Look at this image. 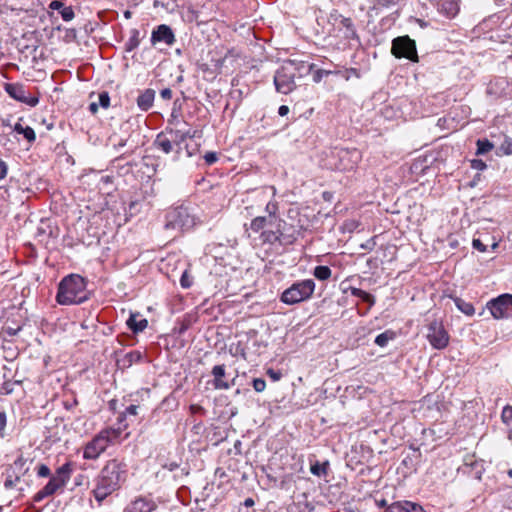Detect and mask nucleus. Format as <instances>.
Listing matches in <instances>:
<instances>
[{"label":"nucleus","instance_id":"obj_64","mask_svg":"<svg viewBox=\"0 0 512 512\" xmlns=\"http://www.w3.org/2000/svg\"><path fill=\"white\" fill-rule=\"evenodd\" d=\"M379 505H380V506H385V505H386V501H385V500L381 501V502L379 503Z\"/></svg>","mask_w":512,"mask_h":512},{"label":"nucleus","instance_id":"obj_52","mask_svg":"<svg viewBox=\"0 0 512 512\" xmlns=\"http://www.w3.org/2000/svg\"><path fill=\"white\" fill-rule=\"evenodd\" d=\"M6 413L4 411L0 412V436H3V431L6 426Z\"/></svg>","mask_w":512,"mask_h":512},{"label":"nucleus","instance_id":"obj_21","mask_svg":"<svg viewBox=\"0 0 512 512\" xmlns=\"http://www.w3.org/2000/svg\"><path fill=\"white\" fill-rule=\"evenodd\" d=\"M11 468L15 476V481H20V479L29 471L28 458H26L22 453L19 454L11 465Z\"/></svg>","mask_w":512,"mask_h":512},{"label":"nucleus","instance_id":"obj_1","mask_svg":"<svg viewBox=\"0 0 512 512\" xmlns=\"http://www.w3.org/2000/svg\"><path fill=\"white\" fill-rule=\"evenodd\" d=\"M127 474V464L124 461L114 458L105 463L95 477L91 491L98 505L121 489L126 482Z\"/></svg>","mask_w":512,"mask_h":512},{"label":"nucleus","instance_id":"obj_19","mask_svg":"<svg viewBox=\"0 0 512 512\" xmlns=\"http://www.w3.org/2000/svg\"><path fill=\"white\" fill-rule=\"evenodd\" d=\"M73 470L74 464L71 461H68L64 463L62 466L58 467L55 471V474L51 477L57 482H59L60 485L65 487L71 478Z\"/></svg>","mask_w":512,"mask_h":512},{"label":"nucleus","instance_id":"obj_40","mask_svg":"<svg viewBox=\"0 0 512 512\" xmlns=\"http://www.w3.org/2000/svg\"><path fill=\"white\" fill-rule=\"evenodd\" d=\"M138 409H139V406L138 405H130L128 406L125 411L119 413L118 417H117V420L122 416V415H125V423L128 424L127 422V416L130 415V416H137L138 415Z\"/></svg>","mask_w":512,"mask_h":512},{"label":"nucleus","instance_id":"obj_57","mask_svg":"<svg viewBox=\"0 0 512 512\" xmlns=\"http://www.w3.org/2000/svg\"><path fill=\"white\" fill-rule=\"evenodd\" d=\"M89 111L93 114H95L98 111V104L95 102L90 103L89 105Z\"/></svg>","mask_w":512,"mask_h":512},{"label":"nucleus","instance_id":"obj_54","mask_svg":"<svg viewBox=\"0 0 512 512\" xmlns=\"http://www.w3.org/2000/svg\"><path fill=\"white\" fill-rule=\"evenodd\" d=\"M17 482H18V481H15V478L13 479V478H12V476H11V475H9V476L6 478L5 482H4V486H5L6 488H11V487H13Z\"/></svg>","mask_w":512,"mask_h":512},{"label":"nucleus","instance_id":"obj_59","mask_svg":"<svg viewBox=\"0 0 512 512\" xmlns=\"http://www.w3.org/2000/svg\"><path fill=\"white\" fill-rule=\"evenodd\" d=\"M131 16H132L131 11L127 10V11H125V12H124V17H125L126 19L131 18Z\"/></svg>","mask_w":512,"mask_h":512},{"label":"nucleus","instance_id":"obj_36","mask_svg":"<svg viewBox=\"0 0 512 512\" xmlns=\"http://www.w3.org/2000/svg\"><path fill=\"white\" fill-rule=\"evenodd\" d=\"M19 384H20V382H18V381H11V380L5 381L0 387V395L6 396V395L11 394L14 391L15 386H17Z\"/></svg>","mask_w":512,"mask_h":512},{"label":"nucleus","instance_id":"obj_29","mask_svg":"<svg viewBox=\"0 0 512 512\" xmlns=\"http://www.w3.org/2000/svg\"><path fill=\"white\" fill-rule=\"evenodd\" d=\"M454 303H455L456 307L465 315H467V316L474 315L475 309H474V306L472 305V303L466 302L465 300H463L462 298H459V297L454 298Z\"/></svg>","mask_w":512,"mask_h":512},{"label":"nucleus","instance_id":"obj_34","mask_svg":"<svg viewBox=\"0 0 512 512\" xmlns=\"http://www.w3.org/2000/svg\"><path fill=\"white\" fill-rule=\"evenodd\" d=\"M395 332L392 330H386L385 332L379 334L375 338V344H377L380 347H385L390 340H393L395 338Z\"/></svg>","mask_w":512,"mask_h":512},{"label":"nucleus","instance_id":"obj_16","mask_svg":"<svg viewBox=\"0 0 512 512\" xmlns=\"http://www.w3.org/2000/svg\"><path fill=\"white\" fill-rule=\"evenodd\" d=\"M151 41L153 43L164 42L167 45H172L175 42V37L171 28L165 24H162L153 30Z\"/></svg>","mask_w":512,"mask_h":512},{"label":"nucleus","instance_id":"obj_43","mask_svg":"<svg viewBox=\"0 0 512 512\" xmlns=\"http://www.w3.org/2000/svg\"><path fill=\"white\" fill-rule=\"evenodd\" d=\"M252 385L256 392H263L266 388V382L262 378H255Z\"/></svg>","mask_w":512,"mask_h":512},{"label":"nucleus","instance_id":"obj_24","mask_svg":"<svg viewBox=\"0 0 512 512\" xmlns=\"http://www.w3.org/2000/svg\"><path fill=\"white\" fill-rule=\"evenodd\" d=\"M126 323L129 329L135 334L144 331L148 325L147 319L142 318L138 313L131 314Z\"/></svg>","mask_w":512,"mask_h":512},{"label":"nucleus","instance_id":"obj_53","mask_svg":"<svg viewBox=\"0 0 512 512\" xmlns=\"http://www.w3.org/2000/svg\"><path fill=\"white\" fill-rule=\"evenodd\" d=\"M172 90L170 88H165L163 90H161L160 92V96L164 99V100H170L172 98Z\"/></svg>","mask_w":512,"mask_h":512},{"label":"nucleus","instance_id":"obj_23","mask_svg":"<svg viewBox=\"0 0 512 512\" xmlns=\"http://www.w3.org/2000/svg\"><path fill=\"white\" fill-rule=\"evenodd\" d=\"M155 91L153 89H146L137 98V105L140 110L148 111L154 103Z\"/></svg>","mask_w":512,"mask_h":512},{"label":"nucleus","instance_id":"obj_22","mask_svg":"<svg viewBox=\"0 0 512 512\" xmlns=\"http://www.w3.org/2000/svg\"><path fill=\"white\" fill-rule=\"evenodd\" d=\"M172 143H173V140L168 133V129H166V131L160 132L156 136V139L154 140V146L166 154H169L172 152V150H173Z\"/></svg>","mask_w":512,"mask_h":512},{"label":"nucleus","instance_id":"obj_4","mask_svg":"<svg viewBox=\"0 0 512 512\" xmlns=\"http://www.w3.org/2000/svg\"><path fill=\"white\" fill-rule=\"evenodd\" d=\"M315 286V282L312 279L297 281L282 292L280 300L287 305H294L306 301L312 297Z\"/></svg>","mask_w":512,"mask_h":512},{"label":"nucleus","instance_id":"obj_62","mask_svg":"<svg viewBox=\"0 0 512 512\" xmlns=\"http://www.w3.org/2000/svg\"><path fill=\"white\" fill-rule=\"evenodd\" d=\"M320 73H322L321 70L317 71V76L315 77V81H320V77H321Z\"/></svg>","mask_w":512,"mask_h":512},{"label":"nucleus","instance_id":"obj_61","mask_svg":"<svg viewBox=\"0 0 512 512\" xmlns=\"http://www.w3.org/2000/svg\"><path fill=\"white\" fill-rule=\"evenodd\" d=\"M199 409H201V407H200V406H196V405H192V406H191V410H192L193 412H195V411H197V410H199Z\"/></svg>","mask_w":512,"mask_h":512},{"label":"nucleus","instance_id":"obj_10","mask_svg":"<svg viewBox=\"0 0 512 512\" xmlns=\"http://www.w3.org/2000/svg\"><path fill=\"white\" fill-rule=\"evenodd\" d=\"M495 319L507 318L512 315V295L503 294L487 303Z\"/></svg>","mask_w":512,"mask_h":512},{"label":"nucleus","instance_id":"obj_33","mask_svg":"<svg viewBox=\"0 0 512 512\" xmlns=\"http://www.w3.org/2000/svg\"><path fill=\"white\" fill-rule=\"evenodd\" d=\"M476 155H484L494 149V144L488 139H478L476 142Z\"/></svg>","mask_w":512,"mask_h":512},{"label":"nucleus","instance_id":"obj_9","mask_svg":"<svg viewBox=\"0 0 512 512\" xmlns=\"http://www.w3.org/2000/svg\"><path fill=\"white\" fill-rule=\"evenodd\" d=\"M427 340L434 349H445L449 344V334L442 322L433 320L428 325Z\"/></svg>","mask_w":512,"mask_h":512},{"label":"nucleus","instance_id":"obj_18","mask_svg":"<svg viewBox=\"0 0 512 512\" xmlns=\"http://www.w3.org/2000/svg\"><path fill=\"white\" fill-rule=\"evenodd\" d=\"M209 55L211 56V63L210 64L209 63L200 64V69L203 72H206V71L216 72V71L220 70L224 63L225 57L222 55L221 52L218 51L217 48L210 50Z\"/></svg>","mask_w":512,"mask_h":512},{"label":"nucleus","instance_id":"obj_15","mask_svg":"<svg viewBox=\"0 0 512 512\" xmlns=\"http://www.w3.org/2000/svg\"><path fill=\"white\" fill-rule=\"evenodd\" d=\"M437 11L448 19L457 16L460 11V0H439L436 3Z\"/></svg>","mask_w":512,"mask_h":512},{"label":"nucleus","instance_id":"obj_60","mask_svg":"<svg viewBox=\"0 0 512 512\" xmlns=\"http://www.w3.org/2000/svg\"><path fill=\"white\" fill-rule=\"evenodd\" d=\"M245 505H246V506H251V505H253V500H252V499H247V500L245 501Z\"/></svg>","mask_w":512,"mask_h":512},{"label":"nucleus","instance_id":"obj_27","mask_svg":"<svg viewBox=\"0 0 512 512\" xmlns=\"http://www.w3.org/2000/svg\"><path fill=\"white\" fill-rule=\"evenodd\" d=\"M168 133L171 136L173 143H175L177 146L183 143L187 138L195 137V131L191 132L190 130L183 132L181 130L169 129Z\"/></svg>","mask_w":512,"mask_h":512},{"label":"nucleus","instance_id":"obj_14","mask_svg":"<svg viewBox=\"0 0 512 512\" xmlns=\"http://www.w3.org/2000/svg\"><path fill=\"white\" fill-rule=\"evenodd\" d=\"M260 238L263 243H276L279 242L281 244H292L296 241V237L291 235H285L279 229L277 231L272 230H264L261 232Z\"/></svg>","mask_w":512,"mask_h":512},{"label":"nucleus","instance_id":"obj_39","mask_svg":"<svg viewBox=\"0 0 512 512\" xmlns=\"http://www.w3.org/2000/svg\"><path fill=\"white\" fill-rule=\"evenodd\" d=\"M340 24L348 30L349 33L346 35L348 38H352L356 35L353 22L350 18L342 17Z\"/></svg>","mask_w":512,"mask_h":512},{"label":"nucleus","instance_id":"obj_37","mask_svg":"<svg viewBox=\"0 0 512 512\" xmlns=\"http://www.w3.org/2000/svg\"><path fill=\"white\" fill-rule=\"evenodd\" d=\"M499 150L504 155H512V138L504 135V139L499 147Z\"/></svg>","mask_w":512,"mask_h":512},{"label":"nucleus","instance_id":"obj_6","mask_svg":"<svg viewBox=\"0 0 512 512\" xmlns=\"http://www.w3.org/2000/svg\"><path fill=\"white\" fill-rule=\"evenodd\" d=\"M391 53L396 58H406L418 62L416 43L409 36H399L392 40Z\"/></svg>","mask_w":512,"mask_h":512},{"label":"nucleus","instance_id":"obj_56","mask_svg":"<svg viewBox=\"0 0 512 512\" xmlns=\"http://www.w3.org/2000/svg\"><path fill=\"white\" fill-rule=\"evenodd\" d=\"M289 113V107L286 105H281L278 109V114L280 116H286Z\"/></svg>","mask_w":512,"mask_h":512},{"label":"nucleus","instance_id":"obj_49","mask_svg":"<svg viewBox=\"0 0 512 512\" xmlns=\"http://www.w3.org/2000/svg\"><path fill=\"white\" fill-rule=\"evenodd\" d=\"M204 160L206 162L207 165H212L214 164L215 162H217L218 160V155L217 153L215 152H207L205 155H204Z\"/></svg>","mask_w":512,"mask_h":512},{"label":"nucleus","instance_id":"obj_17","mask_svg":"<svg viewBox=\"0 0 512 512\" xmlns=\"http://www.w3.org/2000/svg\"><path fill=\"white\" fill-rule=\"evenodd\" d=\"M63 488L64 486L60 485L59 482L50 477L48 483L37 493H35L33 496V501L37 503L41 502L43 499L54 495L58 490H62Z\"/></svg>","mask_w":512,"mask_h":512},{"label":"nucleus","instance_id":"obj_25","mask_svg":"<svg viewBox=\"0 0 512 512\" xmlns=\"http://www.w3.org/2000/svg\"><path fill=\"white\" fill-rule=\"evenodd\" d=\"M49 8L59 11L64 21H71L75 14L71 6H65L63 2L54 0L49 4Z\"/></svg>","mask_w":512,"mask_h":512},{"label":"nucleus","instance_id":"obj_48","mask_svg":"<svg viewBox=\"0 0 512 512\" xmlns=\"http://www.w3.org/2000/svg\"><path fill=\"white\" fill-rule=\"evenodd\" d=\"M141 353L139 351H131L126 354L127 361L131 364L133 362H138L141 359Z\"/></svg>","mask_w":512,"mask_h":512},{"label":"nucleus","instance_id":"obj_30","mask_svg":"<svg viewBox=\"0 0 512 512\" xmlns=\"http://www.w3.org/2000/svg\"><path fill=\"white\" fill-rule=\"evenodd\" d=\"M328 470H329V462L328 461H325L323 463L315 461L314 463H311V466H310L311 473L318 477L326 476L328 474Z\"/></svg>","mask_w":512,"mask_h":512},{"label":"nucleus","instance_id":"obj_2","mask_svg":"<svg viewBox=\"0 0 512 512\" xmlns=\"http://www.w3.org/2000/svg\"><path fill=\"white\" fill-rule=\"evenodd\" d=\"M129 424L125 423V415L118 419V423L100 430L82 448L83 459L97 460L109 446L122 442L130 435L126 432Z\"/></svg>","mask_w":512,"mask_h":512},{"label":"nucleus","instance_id":"obj_47","mask_svg":"<svg viewBox=\"0 0 512 512\" xmlns=\"http://www.w3.org/2000/svg\"><path fill=\"white\" fill-rule=\"evenodd\" d=\"M99 105L103 108H108L110 105V97L107 92H102L99 94Z\"/></svg>","mask_w":512,"mask_h":512},{"label":"nucleus","instance_id":"obj_58","mask_svg":"<svg viewBox=\"0 0 512 512\" xmlns=\"http://www.w3.org/2000/svg\"><path fill=\"white\" fill-rule=\"evenodd\" d=\"M178 467H179V465L177 463H171L169 466V470L173 471V470L177 469Z\"/></svg>","mask_w":512,"mask_h":512},{"label":"nucleus","instance_id":"obj_41","mask_svg":"<svg viewBox=\"0 0 512 512\" xmlns=\"http://www.w3.org/2000/svg\"><path fill=\"white\" fill-rule=\"evenodd\" d=\"M36 474L41 478L49 477L51 475V470L47 465L40 464L36 468Z\"/></svg>","mask_w":512,"mask_h":512},{"label":"nucleus","instance_id":"obj_46","mask_svg":"<svg viewBox=\"0 0 512 512\" xmlns=\"http://www.w3.org/2000/svg\"><path fill=\"white\" fill-rule=\"evenodd\" d=\"M471 167L475 170L483 171L487 168L486 163L481 159H473L471 160Z\"/></svg>","mask_w":512,"mask_h":512},{"label":"nucleus","instance_id":"obj_35","mask_svg":"<svg viewBox=\"0 0 512 512\" xmlns=\"http://www.w3.org/2000/svg\"><path fill=\"white\" fill-rule=\"evenodd\" d=\"M267 224V218L264 217V216H258V217H255L251 223H250V226L249 228L254 232V233H258L260 232L261 230L264 229V227L266 226Z\"/></svg>","mask_w":512,"mask_h":512},{"label":"nucleus","instance_id":"obj_7","mask_svg":"<svg viewBox=\"0 0 512 512\" xmlns=\"http://www.w3.org/2000/svg\"><path fill=\"white\" fill-rule=\"evenodd\" d=\"M4 90L14 100L30 107H35L39 103L40 92L36 89L35 93H31L22 83H5Z\"/></svg>","mask_w":512,"mask_h":512},{"label":"nucleus","instance_id":"obj_32","mask_svg":"<svg viewBox=\"0 0 512 512\" xmlns=\"http://www.w3.org/2000/svg\"><path fill=\"white\" fill-rule=\"evenodd\" d=\"M313 275L315 278H317L320 281L328 280L331 275L332 271L328 266H316L313 271Z\"/></svg>","mask_w":512,"mask_h":512},{"label":"nucleus","instance_id":"obj_38","mask_svg":"<svg viewBox=\"0 0 512 512\" xmlns=\"http://www.w3.org/2000/svg\"><path fill=\"white\" fill-rule=\"evenodd\" d=\"M502 421L512 430V406H506L501 413Z\"/></svg>","mask_w":512,"mask_h":512},{"label":"nucleus","instance_id":"obj_42","mask_svg":"<svg viewBox=\"0 0 512 512\" xmlns=\"http://www.w3.org/2000/svg\"><path fill=\"white\" fill-rule=\"evenodd\" d=\"M192 283H193L192 277L188 274L187 271H185L180 278V284H181L182 288H184V289L190 288L192 286Z\"/></svg>","mask_w":512,"mask_h":512},{"label":"nucleus","instance_id":"obj_12","mask_svg":"<svg viewBox=\"0 0 512 512\" xmlns=\"http://www.w3.org/2000/svg\"><path fill=\"white\" fill-rule=\"evenodd\" d=\"M212 386L216 390H228L235 385L236 378L229 379L224 364L215 365L211 370Z\"/></svg>","mask_w":512,"mask_h":512},{"label":"nucleus","instance_id":"obj_5","mask_svg":"<svg viewBox=\"0 0 512 512\" xmlns=\"http://www.w3.org/2000/svg\"><path fill=\"white\" fill-rule=\"evenodd\" d=\"M195 225V217L189 213L186 207H174L169 209L165 214L164 228L166 230L183 232L192 229Z\"/></svg>","mask_w":512,"mask_h":512},{"label":"nucleus","instance_id":"obj_55","mask_svg":"<svg viewBox=\"0 0 512 512\" xmlns=\"http://www.w3.org/2000/svg\"><path fill=\"white\" fill-rule=\"evenodd\" d=\"M376 3L382 7H389L390 5L395 4L396 0H376Z\"/></svg>","mask_w":512,"mask_h":512},{"label":"nucleus","instance_id":"obj_20","mask_svg":"<svg viewBox=\"0 0 512 512\" xmlns=\"http://www.w3.org/2000/svg\"><path fill=\"white\" fill-rule=\"evenodd\" d=\"M385 512H425L424 509L413 502L403 501V502H395L389 505Z\"/></svg>","mask_w":512,"mask_h":512},{"label":"nucleus","instance_id":"obj_31","mask_svg":"<svg viewBox=\"0 0 512 512\" xmlns=\"http://www.w3.org/2000/svg\"><path fill=\"white\" fill-rule=\"evenodd\" d=\"M140 44V33L137 29H132L130 31V37L125 44V50L127 52H131L135 50Z\"/></svg>","mask_w":512,"mask_h":512},{"label":"nucleus","instance_id":"obj_45","mask_svg":"<svg viewBox=\"0 0 512 512\" xmlns=\"http://www.w3.org/2000/svg\"><path fill=\"white\" fill-rule=\"evenodd\" d=\"M266 212L269 214V217H274L278 211V204L276 202H268L265 207Z\"/></svg>","mask_w":512,"mask_h":512},{"label":"nucleus","instance_id":"obj_44","mask_svg":"<svg viewBox=\"0 0 512 512\" xmlns=\"http://www.w3.org/2000/svg\"><path fill=\"white\" fill-rule=\"evenodd\" d=\"M266 374L274 382L279 381L283 376L280 370H274L272 368L267 369Z\"/></svg>","mask_w":512,"mask_h":512},{"label":"nucleus","instance_id":"obj_13","mask_svg":"<svg viewBox=\"0 0 512 512\" xmlns=\"http://www.w3.org/2000/svg\"><path fill=\"white\" fill-rule=\"evenodd\" d=\"M156 508L157 504L150 495L138 496L127 505L124 512H153Z\"/></svg>","mask_w":512,"mask_h":512},{"label":"nucleus","instance_id":"obj_3","mask_svg":"<svg viewBox=\"0 0 512 512\" xmlns=\"http://www.w3.org/2000/svg\"><path fill=\"white\" fill-rule=\"evenodd\" d=\"M87 282L78 274H71L64 277L59 285L56 301L60 305L80 304L88 299Z\"/></svg>","mask_w":512,"mask_h":512},{"label":"nucleus","instance_id":"obj_51","mask_svg":"<svg viewBox=\"0 0 512 512\" xmlns=\"http://www.w3.org/2000/svg\"><path fill=\"white\" fill-rule=\"evenodd\" d=\"M473 248L480 251V252H485L486 251V246L481 242V240L479 239H473Z\"/></svg>","mask_w":512,"mask_h":512},{"label":"nucleus","instance_id":"obj_50","mask_svg":"<svg viewBox=\"0 0 512 512\" xmlns=\"http://www.w3.org/2000/svg\"><path fill=\"white\" fill-rule=\"evenodd\" d=\"M8 173V165L0 159V180L4 179Z\"/></svg>","mask_w":512,"mask_h":512},{"label":"nucleus","instance_id":"obj_28","mask_svg":"<svg viewBox=\"0 0 512 512\" xmlns=\"http://www.w3.org/2000/svg\"><path fill=\"white\" fill-rule=\"evenodd\" d=\"M14 131L18 134H22L29 143H33L36 139L35 132L30 126L24 127L20 123H16L14 125Z\"/></svg>","mask_w":512,"mask_h":512},{"label":"nucleus","instance_id":"obj_11","mask_svg":"<svg viewBox=\"0 0 512 512\" xmlns=\"http://www.w3.org/2000/svg\"><path fill=\"white\" fill-rule=\"evenodd\" d=\"M336 168L340 171L354 170L361 160V154L357 149H342L338 152Z\"/></svg>","mask_w":512,"mask_h":512},{"label":"nucleus","instance_id":"obj_63","mask_svg":"<svg viewBox=\"0 0 512 512\" xmlns=\"http://www.w3.org/2000/svg\"><path fill=\"white\" fill-rule=\"evenodd\" d=\"M507 473H508V476H509L510 478H512V469L508 470V472H507Z\"/></svg>","mask_w":512,"mask_h":512},{"label":"nucleus","instance_id":"obj_8","mask_svg":"<svg viewBox=\"0 0 512 512\" xmlns=\"http://www.w3.org/2000/svg\"><path fill=\"white\" fill-rule=\"evenodd\" d=\"M274 84L277 92L289 94L296 88L295 67L292 63L281 66L275 73Z\"/></svg>","mask_w":512,"mask_h":512},{"label":"nucleus","instance_id":"obj_26","mask_svg":"<svg viewBox=\"0 0 512 512\" xmlns=\"http://www.w3.org/2000/svg\"><path fill=\"white\" fill-rule=\"evenodd\" d=\"M350 293L352 296L360 298L363 302L368 303V308H367L366 312L369 311L370 308L375 304V297L372 294H370L360 288L351 287Z\"/></svg>","mask_w":512,"mask_h":512}]
</instances>
